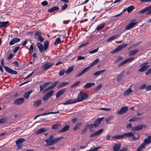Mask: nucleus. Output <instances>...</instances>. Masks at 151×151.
Returning <instances> with one entry per match:
<instances>
[{
  "mask_svg": "<svg viewBox=\"0 0 151 151\" xmlns=\"http://www.w3.org/2000/svg\"><path fill=\"white\" fill-rule=\"evenodd\" d=\"M54 136L51 135L47 139L45 140V141L47 143L48 146H51L55 143L58 142L59 141L63 139V137H59L57 138L53 139Z\"/></svg>",
  "mask_w": 151,
  "mask_h": 151,
  "instance_id": "1",
  "label": "nucleus"
},
{
  "mask_svg": "<svg viewBox=\"0 0 151 151\" xmlns=\"http://www.w3.org/2000/svg\"><path fill=\"white\" fill-rule=\"evenodd\" d=\"M99 62V60L97 59L94 61H93L91 63V65L83 69L81 72L77 74L76 76L79 77L83 74L84 73L88 71L90 69V68L95 65Z\"/></svg>",
  "mask_w": 151,
  "mask_h": 151,
  "instance_id": "2",
  "label": "nucleus"
},
{
  "mask_svg": "<svg viewBox=\"0 0 151 151\" xmlns=\"http://www.w3.org/2000/svg\"><path fill=\"white\" fill-rule=\"evenodd\" d=\"M1 65L2 66H4V68L5 70L8 73L11 74L16 75L17 74V73L16 71L13 70L8 66H4V59H2L1 60Z\"/></svg>",
  "mask_w": 151,
  "mask_h": 151,
  "instance_id": "3",
  "label": "nucleus"
},
{
  "mask_svg": "<svg viewBox=\"0 0 151 151\" xmlns=\"http://www.w3.org/2000/svg\"><path fill=\"white\" fill-rule=\"evenodd\" d=\"M88 94L86 93H80L78 95V98L77 100V102L82 101L83 100L88 98Z\"/></svg>",
  "mask_w": 151,
  "mask_h": 151,
  "instance_id": "4",
  "label": "nucleus"
},
{
  "mask_svg": "<svg viewBox=\"0 0 151 151\" xmlns=\"http://www.w3.org/2000/svg\"><path fill=\"white\" fill-rule=\"evenodd\" d=\"M127 43L122 44L116 48L114 50L111 51V54H114L116 52H119L122 49L126 47L127 45Z\"/></svg>",
  "mask_w": 151,
  "mask_h": 151,
  "instance_id": "5",
  "label": "nucleus"
},
{
  "mask_svg": "<svg viewBox=\"0 0 151 151\" xmlns=\"http://www.w3.org/2000/svg\"><path fill=\"white\" fill-rule=\"evenodd\" d=\"M25 141L24 138H20L19 139L16 141V145L18 148V149H21L23 146L22 145L23 143Z\"/></svg>",
  "mask_w": 151,
  "mask_h": 151,
  "instance_id": "6",
  "label": "nucleus"
},
{
  "mask_svg": "<svg viewBox=\"0 0 151 151\" xmlns=\"http://www.w3.org/2000/svg\"><path fill=\"white\" fill-rule=\"evenodd\" d=\"M54 92L53 90H51L50 91L47 93L43 97V99L45 101H47L50 98V96H52Z\"/></svg>",
  "mask_w": 151,
  "mask_h": 151,
  "instance_id": "7",
  "label": "nucleus"
},
{
  "mask_svg": "<svg viewBox=\"0 0 151 151\" xmlns=\"http://www.w3.org/2000/svg\"><path fill=\"white\" fill-rule=\"evenodd\" d=\"M53 64L50 62H48L43 65L42 67V69L43 70H46L51 67Z\"/></svg>",
  "mask_w": 151,
  "mask_h": 151,
  "instance_id": "8",
  "label": "nucleus"
},
{
  "mask_svg": "<svg viewBox=\"0 0 151 151\" xmlns=\"http://www.w3.org/2000/svg\"><path fill=\"white\" fill-rule=\"evenodd\" d=\"M134 58H131L125 60L119 64L118 65L119 67H121L122 66L127 62L132 61L134 59Z\"/></svg>",
  "mask_w": 151,
  "mask_h": 151,
  "instance_id": "9",
  "label": "nucleus"
},
{
  "mask_svg": "<svg viewBox=\"0 0 151 151\" xmlns=\"http://www.w3.org/2000/svg\"><path fill=\"white\" fill-rule=\"evenodd\" d=\"M24 100L23 98H19L16 99L14 104L17 105H20L23 103Z\"/></svg>",
  "mask_w": 151,
  "mask_h": 151,
  "instance_id": "10",
  "label": "nucleus"
},
{
  "mask_svg": "<svg viewBox=\"0 0 151 151\" xmlns=\"http://www.w3.org/2000/svg\"><path fill=\"white\" fill-rule=\"evenodd\" d=\"M128 107L126 106L122 107L117 112L118 114H122L128 111Z\"/></svg>",
  "mask_w": 151,
  "mask_h": 151,
  "instance_id": "11",
  "label": "nucleus"
},
{
  "mask_svg": "<svg viewBox=\"0 0 151 151\" xmlns=\"http://www.w3.org/2000/svg\"><path fill=\"white\" fill-rule=\"evenodd\" d=\"M76 102H77V99H71L67 100L65 102V103H62V104L63 105H65L68 104H72Z\"/></svg>",
  "mask_w": 151,
  "mask_h": 151,
  "instance_id": "12",
  "label": "nucleus"
},
{
  "mask_svg": "<svg viewBox=\"0 0 151 151\" xmlns=\"http://www.w3.org/2000/svg\"><path fill=\"white\" fill-rule=\"evenodd\" d=\"M137 23V22H131L129 24H127L125 27V30H128L133 28Z\"/></svg>",
  "mask_w": 151,
  "mask_h": 151,
  "instance_id": "13",
  "label": "nucleus"
},
{
  "mask_svg": "<svg viewBox=\"0 0 151 151\" xmlns=\"http://www.w3.org/2000/svg\"><path fill=\"white\" fill-rule=\"evenodd\" d=\"M67 88H64L59 90L56 94V96L57 98L63 94L66 90Z\"/></svg>",
  "mask_w": 151,
  "mask_h": 151,
  "instance_id": "14",
  "label": "nucleus"
},
{
  "mask_svg": "<svg viewBox=\"0 0 151 151\" xmlns=\"http://www.w3.org/2000/svg\"><path fill=\"white\" fill-rule=\"evenodd\" d=\"M104 119V117L98 118L94 123V124L95 126V127H96L98 126L100 124L101 122Z\"/></svg>",
  "mask_w": 151,
  "mask_h": 151,
  "instance_id": "15",
  "label": "nucleus"
},
{
  "mask_svg": "<svg viewBox=\"0 0 151 151\" xmlns=\"http://www.w3.org/2000/svg\"><path fill=\"white\" fill-rule=\"evenodd\" d=\"M20 40V39L19 38H15L13 39L9 43L10 45H12L15 43L17 42Z\"/></svg>",
  "mask_w": 151,
  "mask_h": 151,
  "instance_id": "16",
  "label": "nucleus"
},
{
  "mask_svg": "<svg viewBox=\"0 0 151 151\" xmlns=\"http://www.w3.org/2000/svg\"><path fill=\"white\" fill-rule=\"evenodd\" d=\"M51 83V82H48L44 83L43 85H40V91H41L44 90L45 88L48 86Z\"/></svg>",
  "mask_w": 151,
  "mask_h": 151,
  "instance_id": "17",
  "label": "nucleus"
},
{
  "mask_svg": "<svg viewBox=\"0 0 151 151\" xmlns=\"http://www.w3.org/2000/svg\"><path fill=\"white\" fill-rule=\"evenodd\" d=\"M134 132H129L124 134V137H132L134 135Z\"/></svg>",
  "mask_w": 151,
  "mask_h": 151,
  "instance_id": "18",
  "label": "nucleus"
},
{
  "mask_svg": "<svg viewBox=\"0 0 151 151\" xmlns=\"http://www.w3.org/2000/svg\"><path fill=\"white\" fill-rule=\"evenodd\" d=\"M145 127V126H143L142 125H137L136 127H134L132 128V131H137L142 129V127Z\"/></svg>",
  "mask_w": 151,
  "mask_h": 151,
  "instance_id": "19",
  "label": "nucleus"
},
{
  "mask_svg": "<svg viewBox=\"0 0 151 151\" xmlns=\"http://www.w3.org/2000/svg\"><path fill=\"white\" fill-rule=\"evenodd\" d=\"M121 144L120 143L116 144L114 146L113 150L114 151H118L120 148Z\"/></svg>",
  "mask_w": 151,
  "mask_h": 151,
  "instance_id": "20",
  "label": "nucleus"
},
{
  "mask_svg": "<svg viewBox=\"0 0 151 151\" xmlns=\"http://www.w3.org/2000/svg\"><path fill=\"white\" fill-rule=\"evenodd\" d=\"M33 92L32 90H30L26 92L24 95V97L26 99H28L29 98V96L31 93Z\"/></svg>",
  "mask_w": 151,
  "mask_h": 151,
  "instance_id": "21",
  "label": "nucleus"
},
{
  "mask_svg": "<svg viewBox=\"0 0 151 151\" xmlns=\"http://www.w3.org/2000/svg\"><path fill=\"white\" fill-rule=\"evenodd\" d=\"M70 127L68 125H66L59 131V132H63L66 131L69 129Z\"/></svg>",
  "mask_w": 151,
  "mask_h": 151,
  "instance_id": "22",
  "label": "nucleus"
},
{
  "mask_svg": "<svg viewBox=\"0 0 151 151\" xmlns=\"http://www.w3.org/2000/svg\"><path fill=\"white\" fill-rule=\"evenodd\" d=\"M37 45L40 52L42 53L43 51L44 50L43 45L40 42H37Z\"/></svg>",
  "mask_w": 151,
  "mask_h": 151,
  "instance_id": "23",
  "label": "nucleus"
},
{
  "mask_svg": "<svg viewBox=\"0 0 151 151\" xmlns=\"http://www.w3.org/2000/svg\"><path fill=\"white\" fill-rule=\"evenodd\" d=\"M149 68L148 65H143L141 66V67L139 68L138 71L140 72H142L145 71Z\"/></svg>",
  "mask_w": 151,
  "mask_h": 151,
  "instance_id": "24",
  "label": "nucleus"
},
{
  "mask_svg": "<svg viewBox=\"0 0 151 151\" xmlns=\"http://www.w3.org/2000/svg\"><path fill=\"white\" fill-rule=\"evenodd\" d=\"M82 127V123H77L73 128V129L74 130L76 131L78 129H81Z\"/></svg>",
  "mask_w": 151,
  "mask_h": 151,
  "instance_id": "25",
  "label": "nucleus"
},
{
  "mask_svg": "<svg viewBox=\"0 0 151 151\" xmlns=\"http://www.w3.org/2000/svg\"><path fill=\"white\" fill-rule=\"evenodd\" d=\"M95 85V83H87L84 85L83 87L86 89H87L92 87V86H94Z\"/></svg>",
  "mask_w": 151,
  "mask_h": 151,
  "instance_id": "26",
  "label": "nucleus"
},
{
  "mask_svg": "<svg viewBox=\"0 0 151 151\" xmlns=\"http://www.w3.org/2000/svg\"><path fill=\"white\" fill-rule=\"evenodd\" d=\"M142 118H137L135 116H134L131 118L129 120V121L130 122H138L139 120H141Z\"/></svg>",
  "mask_w": 151,
  "mask_h": 151,
  "instance_id": "27",
  "label": "nucleus"
},
{
  "mask_svg": "<svg viewBox=\"0 0 151 151\" xmlns=\"http://www.w3.org/2000/svg\"><path fill=\"white\" fill-rule=\"evenodd\" d=\"M105 70H106L105 69H104L101 70L96 71L93 74V75L94 76H100L102 74Z\"/></svg>",
  "mask_w": 151,
  "mask_h": 151,
  "instance_id": "28",
  "label": "nucleus"
},
{
  "mask_svg": "<svg viewBox=\"0 0 151 151\" xmlns=\"http://www.w3.org/2000/svg\"><path fill=\"white\" fill-rule=\"evenodd\" d=\"M46 131V129L44 127H42L39 129L37 130L36 132L37 134H38L42 133Z\"/></svg>",
  "mask_w": 151,
  "mask_h": 151,
  "instance_id": "29",
  "label": "nucleus"
},
{
  "mask_svg": "<svg viewBox=\"0 0 151 151\" xmlns=\"http://www.w3.org/2000/svg\"><path fill=\"white\" fill-rule=\"evenodd\" d=\"M68 82H62L60 84H59L57 86L58 88H61L63 87H65L68 84Z\"/></svg>",
  "mask_w": 151,
  "mask_h": 151,
  "instance_id": "30",
  "label": "nucleus"
},
{
  "mask_svg": "<svg viewBox=\"0 0 151 151\" xmlns=\"http://www.w3.org/2000/svg\"><path fill=\"white\" fill-rule=\"evenodd\" d=\"M41 100H38L34 102L33 105L34 107H38L41 104Z\"/></svg>",
  "mask_w": 151,
  "mask_h": 151,
  "instance_id": "31",
  "label": "nucleus"
},
{
  "mask_svg": "<svg viewBox=\"0 0 151 151\" xmlns=\"http://www.w3.org/2000/svg\"><path fill=\"white\" fill-rule=\"evenodd\" d=\"M86 127H88L89 129L91 131H93L94 130V128H96L94 125L93 124H88L86 126Z\"/></svg>",
  "mask_w": 151,
  "mask_h": 151,
  "instance_id": "32",
  "label": "nucleus"
},
{
  "mask_svg": "<svg viewBox=\"0 0 151 151\" xmlns=\"http://www.w3.org/2000/svg\"><path fill=\"white\" fill-rule=\"evenodd\" d=\"M124 134L121 135H116L112 137V138L114 139H122L124 138Z\"/></svg>",
  "mask_w": 151,
  "mask_h": 151,
  "instance_id": "33",
  "label": "nucleus"
},
{
  "mask_svg": "<svg viewBox=\"0 0 151 151\" xmlns=\"http://www.w3.org/2000/svg\"><path fill=\"white\" fill-rule=\"evenodd\" d=\"M144 142L145 143L150 144L151 142V136L150 135L148 136L147 138L145 139Z\"/></svg>",
  "mask_w": 151,
  "mask_h": 151,
  "instance_id": "34",
  "label": "nucleus"
},
{
  "mask_svg": "<svg viewBox=\"0 0 151 151\" xmlns=\"http://www.w3.org/2000/svg\"><path fill=\"white\" fill-rule=\"evenodd\" d=\"M132 92V90L131 88L126 90L124 92V96H127L129 95Z\"/></svg>",
  "mask_w": 151,
  "mask_h": 151,
  "instance_id": "35",
  "label": "nucleus"
},
{
  "mask_svg": "<svg viewBox=\"0 0 151 151\" xmlns=\"http://www.w3.org/2000/svg\"><path fill=\"white\" fill-rule=\"evenodd\" d=\"M9 23L8 21L1 22H0V27L1 28L6 27L9 24Z\"/></svg>",
  "mask_w": 151,
  "mask_h": 151,
  "instance_id": "36",
  "label": "nucleus"
},
{
  "mask_svg": "<svg viewBox=\"0 0 151 151\" xmlns=\"http://www.w3.org/2000/svg\"><path fill=\"white\" fill-rule=\"evenodd\" d=\"M150 7H148V6L146 7L145 9L140 10L139 11V13L140 14H143L145 12H146L150 10Z\"/></svg>",
  "mask_w": 151,
  "mask_h": 151,
  "instance_id": "37",
  "label": "nucleus"
},
{
  "mask_svg": "<svg viewBox=\"0 0 151 151\" xmlns=\"http://www.w3.org/2000/svg\"><path fill=\"white\" fill-rule=\"evenodd\" d=\"M105 27L104 23H103L101 24H99L97 27L96 28V30L98 31H99L101 29L104 28Z\"/></svg>",
  "mask_w": 151,
  "mask_h": 151,
  "instance_id": "38",
  "label": "nucleus"
},
{
  "mask_svg": "<svg viewBox=\"0 0 151 151\" xmlns=\"http://www.w3.org/2000/svg\"><path fill=\"white\" fill-rule=\"evenodd\" d=\"M59 9V7L58 6H55L52 7L51 9H49L48 10V12H52L55 11H56V10H58Z\"/></svg>",
  "mask_w": 151,
  "mask_h": 151,
  "instance_id": "39",
  "label": "nucleus"
},
{
  "mask_svg": "<svg viewBox=\"0 0 151 151\" xmlns=\"http://www.w3.org/2000/svg\"><path fill=\"white\" fill-rule=\"evenodd\" d=\"M49 42L48 41H45L44 42V51H45L47 49Z\"/></svg>",
  "mask_w": 151,
  "mask_h": 151,
  "instance_id": "40",
  "label": "nucleus"
},
{
  "mask_svg": "<svg viewBox=\"0 0 151 151\" xmlns=\"http://www.w3.org/2000/svg\"><path fill=\"white\" fill-rule=\"evenodd\" d=\"M119 36V35H115L111 37L107 40V41H109L116 38Z\"/></svg>",
  "mask_w": 151,
  "mask_h": 151,
  "instance_id": "41",
  "label": "nucleus"
},
{
  "mask_svg": "<svg viewBox=\"0 0 151 151\" xmlns=\"http://www.w3.org/2000/svg\"><path fill=\"white\" fill-rule=\"evenodd\" d=\"M62 42H61V40L60 37H58L56 40L55 41L54 43V45H58L59 43H61Z\"/></svg>",
  "mask_w": 151,
  "mask_h": 151,
  "instance_id": "42",
  "label": "nucleus"
},
{
  "mask_svg": "<svg viewBox=\"0 0 151 151\" xmlns=\"http://www.w3.org/2000/svg\"><path fill=\"white\" fill-rule=\"evenodd\" d=\"M81 82L80 81H77L76 82L72 84L70 86V88H73L74 87L77 86Z\"/></svg>",
  "mask_w": 151,
  "mask_h": 151,
  "instance_id": "43",
  "label": "nucleus"
},
{
  "mask_svg": "<svg viewBox=\"0 0 151 151\" xmlns=\"http://www.w3.org/2000/svg\"><path fill=\"white\" fill-rule=\"evenodd\" d=\"M138 50H133L132 51H131L129 52V55L130 56H132L135 55L136 54L137 52H138Z\"/></svg>",
  "mask_w": 151,
  "mask_h": 151,
  "instance_id": "44",
  "label": "nucleus"
},
{
  "mask_svg": "<svg viewBox=\"0 0 151 151\" xmlns=\"http://www.w3.org/2000/svg\"><path fill=\"white\" fill-rule=\"evenodd\" d=\"M73 69V67H71L68 68L67 70L65 71L67 74H68L71 73Z\"/></svg>",
  "mask_w": 151,
  "mask_h": 151,
  "instance_id": "45",
  "label": "nucleus"
},
{
  "mask_svg": "<svg viewBox=\"0 0 151 151\" xmlns=\"http://www.w3.org/2000/svg\"><path fill=\"white\" fill-rule=\"evenodd\" d=\"M35 36L36 38H38V37H40L39 36H41V33L40 31H36L35 33Z\"/></svg>",
  "mask_w": 151,
  "mask_h": 151,
  "instance_id": "46",
  "label": "nucleus"
},
{
  "mask_svg": "<svg viewBox=\"0 0 151 151\" xmlns=\"http://www.w3.org/2000/svg\"><path fill=\"white\" fill-rule=\"evenodd\" d=\"M145 144L143 143L139 147L137 151H141L143 149L145 148Z\"/></svg>",
  "mask_w": 151,
  "mask_h": 151,
  "instance_id": "47",
  "label": "nucleus"
},
{
  "mask_svg": "<svg viewBox=\"0 0 151 151\" xmlns=\"http://www.w3.org/2000/svg\"><path fill=\"white\" fill-rule=\"evenodd\" d=\"M134 7L133 6H129L127 9V10L128 12V13H129L131 12L134 9Z\"/></svg>",
  "mask_w": 151,
  "mask_h": 151,
  "instance_id": "48",
  "label": "nucleus"
},
{
  "mask_svg": "<svg viewBox=\"0 0 151 151\" xmlns=\"http://www.w3.org/2000/svg\"><path fill=\"white\" fill-rule=\"evenodd\" d=\"M124 76V74L123 73L119 75L117 78V80L118 81H121L122 80L123 78V77Z\"/></svg>",
  "mask_w": 151,
  "mask_h": 151,
  "instance_id": "49",
  "label": "nucleus"
},
{
  "mask_svg": "<svg viewBox=\"0 0 151 151\" xmlns=\"http://www.w3.org/2000/svg\"><path fill=\"white\" fill-rule=\"evenodd\" d=\"M113 119V116H110L108 117H107L106 119V121L107 123H108L111 120Z\"/></svg>",
  "mask_w": 151,
  "mask_h": 151,
  "instance_id": "50",
  "label": "nucleus"
},
{
  "mask_svg": "<svg viewBox=\"0 0 151 151\" xmlns=\"http://www.w3.org/2000/svg\"><path fill=\"white\" fill-rule=\"evenodd\" d=\"M103 129H100L99 130L95 132L96 135H98L100 134H101V133L103 132Z\"/></svg>",
  "mask_w": 151,
  "mask_h": 151,
  "instance_id": "51",
  "label": "nucleus"
},
{
  "mask_svg": "<svg viewBox=\"0 0 151 151\" xmlns=\"http://www.w3.org/2000/svg\"><path fill=\"white\" fill-rule=\"evenodd\" d=\"M7 122L6 119L3 118L0 119V124L5 123Z\"/></svg>",
  "mask_w": 151,
  "mask_h": 151,
  "instance_id": "52",
  "label": "nucleus"
},
{
  "mask_svg": "<svg viewBox=\"0 0 151 151\" xmlns=\"http://www.w3.org/2000/svg\"><path fill=\"white\" fill-rule=\"evenodd\" d=\"M68 7V5L66 4H65L62 6L61 9L62 10H64Z\"/></svg>",
  "mask_w": 151,
  "mask_h": 151,
  "instance_id": "53",
  "label": "nucleus"
},
{
  "mask_svg": "<svg viewBox=\"0 0 151 151\" xmlns=\"http://www.w3.org/2000/svg\"><path fill=\"white\" fill-rule=\"evenodd\" d=\"M139 138V135L138 134H136L135 136H133L132 138V140L138 139Z\"/></svg>",
  "mask_w": 151,
  "mask_h": 151,
  "instance_id": "54",
  "label": "nucleus"
},
{
  "mask_svg": "<svg viewBox=\"0 0 151 151\" xmlns=\"http://www.w3.org/2000/svg\"><path fill=\"white\" fill-rule=\"evenodd\" d=\"M34 47L32 45H31L30 47L29 52L30 54H31L33 52Z\"/></svg>",
  "mask_w": 151,
  "mask_h": 151,
  "instance_id": "55",
  "label": "nucleus"
},
{
  "mask_svg": "<svg viewBox=\"0 0 151 151\" xmlns=\"http://www.w3.org/2000/svg\"><path fill=\"white\" fill-rule=\"evenodd\" d=\"M99 48H97L96 49H95V50L91 51L89 52V54H94L96 52H97L98 51Z\"/></svg>",
  "mask_w": 151,
  "mask_h": 151,
  "instance_id": "56",
  "label": "nucleus"
},
{
  "mask_svg": "<svg viewBox=\"0 0 151 151\" xmlns=\"http://www.w3.org/2000/svg\"><path fill=\"white\" fill-rule=\"evenodd\" d=\"M102 86V84H100L95 88V90L96 91L99 90L101 88Z\"/></svg>",
  "mask_w": 151,
  "mask_h": 151,
  "instance_id": "57",
  "label": "nucleus"
},
{
  "mask_svg": "<svg viewBox=\"0 0 151 151\" xmlns=\"http://www.w3.org/2000/svg\"><path fill=\"white\" fill-rule=\"evenodd\" d=\"M99 148V147H96L93 149H91L90 150H87V151H97Z\"/></svg>",
  "mask_w": 151,
  "mask_h": 151,
  "instance_id": "58",
  "label": "nucleus"
},
{
  "mask_svg": "<svg viewBox=\"0 0 151 151\" xmlns=\"http://www.w3.org/2000/svg\"><path fill=\"white\" fill-rule=\"evenodd\" d=\"M58 83H59V82L58 81L55 82L54 83L52 84V86H50L51 87V88H52V89L54 87H55L56 86V85Z\"/></svg>",
  "mask_w": 151,
  "mask_h": 151,
  "instance_id": "59",
  "label": "nucleus"
},
{
  "mask_svg": "<svg viewBox=\"0 0 151 151\" xmlns=\"http://www.w3.org/2000/svg\"><path fill=\"white\" fill-rule=\"evenodd\" d=\"M65 72V70H60L59 71V75L60 76H63Z\"/></svg>",
  "mask_w": 151,
  "mask_h": 151,
  "instance_id": "60",
  "label": "nucleus"
},
{
  "mask_svg": "<svg viewBox=\"0 0 151 151\" xmlns=\"http://www.w3.org/2000/svg\"><path fill=\"white\" fill-rule=\"evenodd\" d=\"M88 43H89V42H88L86 43H83V44H81V45H80L79 46V48H81V47H82L85 46V45H87Z\"/></svg>",
  "mask_w": 151,
  "mask_h": 151,
  "instance_id": "61",
  "label": "nucleus"
},
{
  "mask_svg": "<svg viewBox=\"0 0 151 151\" xmlns=\"http://www.w3.org/2000/svg\"><path fill=\"white\" fill-rule=\"evenodd\" d=\"M101 110H104L106 111H110L111 109L108 108H102L100 109Z\"/></svg>",
  "mask_w": 151,
  "mask_h": 151,
  "instance_id": "62",
  "label": "nucleus"
},
{
  "mask_svg": "<svg viewBox=\"0 0 151 151\" xmlns=\"http://www.w3.org/2000/svg\"><path fill=\"white\" fill-rule=\"evenodd\" d=\"M19 48V46L16 47L14 49V50L13 51V52L14 53H15L17 52Z\"/></svg>",
  "mask_w": 151,
  "mask_h": 151,
  "instance_id": "63",
  "label": "nucleus"
},
{
  "mask_svg": "<svg viewBox=\"0 0 151 151\" xmlns=\"http://www.w3.org/2000/svg\"><path fill=\"white\" fill-rule=\"evenodd\" d=\"M87 129V127H84V128L82 130L81 132V134H84L86 132Z\"/></svg>",
  "mask_w": 151,
  "mask_h": 151,
  "instance_id": "64",
  "label": "nucleus"
}]
</instances>
